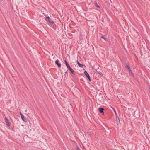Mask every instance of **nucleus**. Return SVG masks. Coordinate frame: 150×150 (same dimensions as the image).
<instances>
[{"mask_svg":"<svg viewBox=\"0 0 150 150\" xmlns=\"http://www.w3.org/2000/svg\"><path fill=\"white\" fill-rule=\"evenodd\" d=\"M45 20L48 22V23L50 25H52L54 24V21L49 16L46 17L45 18Z\"/></svg>","mask_w":150,"mask_h":150,"instance_id":"obj_1","label":"nucleus"},{"mask_svg":"<svg viewBox=\"0 0 150 150\" xmlns=\"http://www.w3.org/2000/svg\"><path fill=\"white\" fill-rule=\"evenodd\" d=\"M126 68L128 70L129 72V74H130L132 76L134 77V75L132 71L130 69V66L127 64H126Z\"/></svg>","mask_w":150,"mask_h":150,"instance_id":"obj_2","label":"nucleus"},{"mask_svg":"<svg viewBox=\"0 0 150 150\" xmlns=\"http://www.w3.org/2000/svg\"><path fill=\"white\" fill-rule=\"evenodd\" d=\"M21 117L23 120L24 122H27L28 121V119L25 117L24 115L21 113V112H20Z\"/></svg>","mask_w":150,"mask_h":150,"instance_id":"obj_3","label":"nucleus"},{"mask_svg":"<svg viewBox=\"0 0 150 150\" xmlns=\"http://www.w3.org/2000/svg\"><path fill=\"white\" fill-rule=\"evenodd\" d=\"M84 74H85V75L86 76V77L88 79V80L89 81H91V79L90 77V76L89 74H88V73L87 72V71H84Z\"/></svg>","mask_w":150,"mask_h":150,"instance_id":"obj_4","label":"nucleus"},{"mask_svg":"<svg viewBox=\"0 0 150 150\" xmlns=\"http://www.w3.org/2000/svg\"><path fill=\"white\" fill-rule=\"evenodd\" d=\"M4 119L6 125L8 127H9L10 126V123L8 119L6 117H5Z\"/></svg>","mask_w":150,"mask_h":150,"instance_id":"obj_5","label":"nucleus"},{"mask_svg":"<svg viewBox=\"0 0 150 150\" xmlns=\"http://www.w3.org/2000/svg\"><path fill=\"white\" fill-rule=\"evenodd\" d=\"M104 109L103 108H99L98 109V110H99V112L100 113L102 114L103 115L104 114Z\"/></svg>","mask_w":150,"mask_h":150,"instance_id":"obj_6","label":"nucleus"},{"mask_svg":"<svg viewBox=\"0 0 150 150\" xmlns=\"http://www.w3.org/2000/svg\"><path fill=\"white\" fill-rule=\"evenodd\" d=\"M59 61L58 60H57L55 61V63L57 65L58 67H60L61 66V64L59 63Z\"/></svg>","mask_w":150,"mask_h":150,"instance_id":"obj_7","label":"nucleus"},{"mask_svg":"<svg viewBox=\"0 0 150 150\" xmlns=\"http://www.w3.org/2000/svg\"><path fill=\"white\" fill-rule=\"evenodd\" d=\"M76 62L77 64L80 67H81V68H83V66H84V65L83 64H81L78 61V60H77L76 61Z\"/></svg>","mask_w":150,"mask_h":150,"instance_id":"obj_8","label":"nucleus"},{"mask_svg":"<svg viewBox=\"0 0 150 150\" xmlns=\"http://www.w3.org/2000/svg\"><path fill=\"white\" fill-rule=\"evenodd\" d=\"M116 120L117 122V125H118V124H120V120L119 118L118 117H116Z\"/></svg>","mask_w":150,"mask_h":150,"instance_id":"obj_9","label":"nucleus"},{"mask_svg":"<svg viewBox=\"0 0 150 150\" xmlns=\"http://www.w3.org/2000/svg\"><path fill=\"white\" fill-rule=\"evenodd\" d=\"M69 71H70L74 75H75V73H74V71L73 70V69L71 68L70 70H69Z\"/></svg>","mask_w":150,"mask_h":150,"instance_id":"obj_10","label":"nucleus"},{"mask_svg":"<svg viewBox=\"0 0 150 150\" xmlns=\"http://www.w3.org/2000/svg\"><path fill=\"white\" fill-rule=\"evenodd\" d=\"M94 4L95 5V6L98 8H100V6L98 5V4L96 2V1H95L94 2Z\"/></svg>","mask_w":150,"mask_h":150,"instance_id":"obj_11","label":"nucleus"},{"mask_svg":"<svg viewBox=\"0 0 150 150\" xmlns=\"http://www.w3.org/2000/svg\"><path fill=\"white\" fill-rule=\"evenodd\" d=\"M64 61L65 65L67 67L68 66H69V64L67 63V61L66 60H64Z\"/></svg>","mask_w":150,"mask_h":150,"instance_id":"obj_12","label":"nucleus"},{"mask_svg":"<svg viewBox=\"0 0 150 150\" xmlns=\"http://www.w3.org/2000/svg\"><path fill=\"white\" fill-rule=\"evenodd\" d=\"M98 73L99 74V75H98V76H99L100 77L103 76V74H102L101 72H98Z\"/></svg>","mask_w":150,"mask_h":150,"instance_id":"obj_13","label":"nucleus"},{"mask_svg":"<svg viewBox=\"0 0 150 150\" xmlns=\"http://www.w3.org/2000/svg\"><path fill=\"white\" fill-rule=\"evenodd\" d=\"M76 150H81V149L80 148H79V147L78 146V145H76Z\"/></svg>","mask_w":150,"mask_h":150,"instance_id":"obj_14","label":"nucleus"},{"mask_svg":"<svg viewBox=\"0 0 150 150\" xmlns=\"http://www.w3.org/2000/svg\"><path fill=\"white\" fill-rule=\"evenodd\" d=\"M101 38L102 39H103L105 40H106L107 39L105 38L103 36H102Z\"/></svg>","mask_w":150,"mask_h":150,"instance_id":"obj_15","label":"nucleus"},{"mask_svg":"<svg viewBox=\"0 0 150 150\" xmlns=\"http://www.w3.org/2000/svg\"><path fill=\"white\" fill-rule=\"evenodd\" d=\"M114 112H115V115H116V117H118V116H117V114L116 112L115 111V110L114 109Z\"/></svg>","mask_w":150,"mask_h":150,"instance_id":"obj_16","label":"nucleus"},{"mask_svg":"<svg viewBox=\"0 0 150 150\" xmlns=\"http://www.w3.org/2000/svg\"><path fill=\"white\" fill-rule=\"evenodd\" d=\"M67 67L69 70L71 68V67L70 66H68Z\"/></svg>","mask_w":150,"mask_h":150,"instance_id":"obj_17","label":"nucleus"},{"mask_svg":"<svg viewBox=\"0 0 150 150\" xmlns=\"http://www.w3.org/2000/svg\"><path fill=\"white\" fill-rule=\"evenodd\" d=\"M91 132H87V134L88 135H91Z\"/></svg>","mask_w":150,"mask_h":150,"instance_id":"obj_18","label":"nucleus"},{"mask_svg":"<svg viewBox=\"0 0 150 150\" xmlns=\"http://www.w3.org/2000/svg\"><path fill=\"white\" fill-rule=\"evenodd\" d=\"M68 71V70H67V71L65 72V75L66 74H67V73Z\"/></svg>","mask_w":150,"mask_h":150,"instance_id":"obj_19","label":"nucleus"},{"mask_svg":"<svg viewBox=\"0 0 150 150\" xmlns=\"http://www.w3.org/2000/svg\"><path fill=\"white\" fill-rule=\"evenodd\" d=\"M2 0H0V1H2Z\"/></svg>","mask_w":150,"mask_h":150,"instance_id":"obj_20","label":"nucleus"}]
</instances>
